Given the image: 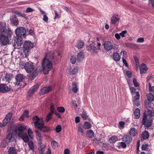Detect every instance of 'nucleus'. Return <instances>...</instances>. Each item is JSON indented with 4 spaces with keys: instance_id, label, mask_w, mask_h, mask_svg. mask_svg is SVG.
Here are the masks:
<instances>
[{
    "instance_id": "15",
    "label": "nucleus",
    "mask_w": 154,
    "mask_h": 154,
    "mask_svg": "<svg viewBox=\"0 0 154 154\" xmlns=\"http://www.w3.org/2000/svg\"><path fill=\"white\" fill-rule=\"evenodd\" d=\"M39 86V85L37 84L35 85L32 87L29 90L28 92V95L30 96L33 95L38 89Z\"/></svg>"
},
{
    "instance_id": "17",
    "label": "nucleus",
    "mask_w": 154,
    "mask_h": 154,
    "mask_svg": "<svg viewBox=\"0 0 154 154\" xmlns=\"http://www.w3.org/2000/svg\"><path fill=\"white\" fill-rule=\"evenodd\" d=\"M103 46L105 49L107 51L112 50L113 48L112 43L109 41H106L104 42Z\"/></svg>"
},
{
    "instance_id": "37",
    "label": "nucleus",
    "mask_w": 154,
    "mask_h": 154,
    "mask_svg": "<svg viewBox=\"0 0 154 154\" xmlns=\"http://www.w3.org/2000/svg\"><path fill=\"white\" fill-rule=\"evenodd\" d=\"M137 134V131L135 128H131L129 131V134L131 136H135Z\"/></svg>"
},
{
    "instance_id": "52",
    "label": "nucleus",
    "mask_w": 154,
    "mask_h": 154,
    "mask_svg": "<svg viewBox=\"0 0 154 154\" xmlns=\"http://www.w3.org/2000/svg\"><path fill=\"white\" fill-rule=\"evenodd\" d=\"M28 133L29 137L31 139H33V132L32 130L30 128H29L28 130Z\"/></svg>"
},
{
    "instance_id": "30",
    "label": "nucleus",
    "mask_w": 154,
    "mask_h": 154,
    "mask_svg": "<svg viewBox=\"0 0 154 154\" xmlns=\"http://www.w3.org/2000/svg\"><path fill=\"white\" fill-rule=\"evenodd\" d=\"M87 136L90 138H92L94 137V134L93 131L91 130H88L86 131Z\"/></svg>"
},
{
    "instance_id": "31",
    "label": "nucleus",
    "mask_w": 154,
    "mask_h": 154,
    "mask_svg": "<svg viewBox=\"0 0 154 154\" xmlns=\"http://www.w3.org/2000/svg\"><path fill=\"white\" fill-rule=\"evenodd\" d=\"M146 98L147 100L149 102H151L154 100V96L153 95L150 93H149L147 94Z\"/></svg>"
},
{
    "instance_id": "11",
    "label": "nucleus",
    "mask_w": 154,
    "mask_h": 154,
    "mask_svg": "<svg viewBox=\"0 0 154 154\" xmlns=\"http://www.w3.org/2000/svg\"><path fill=\"white\" fill-rule=\"evenodd\" d=\"M52 90V87L51 86H48L44 87L40 90V94L43 95L48 93Z\"/></svg>"
},
{
    "instance_id": "57",
    "label": "nucleus",
    "mask_w": 154,
    "mask_h": 154,
    "mask_svg": "<svg viewBox=\"0 0 154 154\" xmlns=\"http://www.w3.org/2000/svg\"><path fill=\"white\" fill-rule=\"evenodd\" d=\"M81 116L82 118L84 120H85L87 119L88 118V116H87V114L85 112H83L81 114Z\"/></svg>"
},
{
    "instance_id": "47",
    "label": "nucleus",
    "mask_w": 154,
    "mask_h": 154,
    "mask_svg": "<svg viewBox=\"0 0 154 154\" xmlns=\"http://www.w3.org/2000/svg\"><path fill=\"white\" fill-rule=\"evenodd\" d=\"M37 70L36 69L31 75L30 77V79L31 80H33L37 76Z\"/></svg>"
},
{
    "instance_id": "45",
    "label": "nucleus",
    "mask_w": 154,
    "mask_h": 154,
    "mask_svg": "<svg viewBox=\"0 0 154 154\" xmlns=\"http://www.w3.org/2000/svg\"><path fill=\"white\" fill-rule=\"evenodd\" d=\"M118 139L117 136H112L110 138V143H115Z\"/></svg>"
},
{
    "instance_id": "26",
    "label": "nucleus",
    "mask_w": 154,
    "mask_h": 154,
    "mask_svg": "<svg viewBox=\"0 0 154 154\" xmlns=\"http://www.w3.org/2000/svg\"><path fill=\"white\" fill-rule=\"evenodd\" d=\"M5 139L7 141H8L9 142L13 141L15 140L14 136L11 134H8L6 137Z\"/></svg>"
},
{
    "instance_id": "46",
    "label": "nucleus",
    "mask_w": 154,
    "mask_h": 154,
    "mask_svg": "<svg viewBox=\"0 0 154 154\" xmlns=\"http://www.w3.org/2000/svg\"><path fill=\"white\" fill-rule=\"evenodd\" d=\"M151 103L150 102H149L148 101H145V106L147 109V110L153 109L151 107Z\"/></svg>"
},
{
    "instance_id": "6",
    "label": "nucleus",
    "mask_w": 154,
    "mask_h": 154,
    "mask_svg": "<svg viewBox=\"0 0 154 154\" xmlns=\"http://www.w3.org/2000/svg\"><path fill=\"white\" fill-rule=\"evenodd\" d=\"M152 120L150 118H147V116L146 115H144L142 122L143 125H144L146 127H149L152 125Z\"/></svg>"
},
{
    "instance_id": "58",
    "label": "nucleus",
    "mask_w": 154,
    "mask_h": 154,
    "mask_svg": "<svg viewBox=\"0 0 154 154\" xmlns=\"http://www.w3.org/2000/svg\"><path fill=\"white\" fill-rule=\"evenodd\" d=\"M140 94L138 92H135V96L134 97V100H137L139 99ZM134 100H133V101Z\"/></svg>"
},
{
    "instance_id": "53",
    "label": "nucleus",
    "mask_w": 154,
    "mask_h": 154,
    "mask_svg": "<svg viewBox=\"0 0 154 154\" xmlns=\"http://www.w3.org/2000/svg\"><path fill=\"white\" fill-rule=\"evenodd\" d=\"M133 58L136 63V67L137 68H138V66L139 64V60L137 57L136 56H133Z\"/></svg>"
},
{
    "instance_id": "40",
    "label": "nucleus",
    "mask_w": 154,
    "mask_h": 154,
    "mask_svg": "<svg viewBox=\"0 0 154 154\" xmlns=\"http://www.w3.org/2000/svg\"><path fill=\"white\" fill-rule=\"evenodd\" d=\"M72 91L74 93H76L78 91V89L77 88V84L76 83H73L72 85Z\"/></svg>"
},
{
    "instance_id": "29",
    "label": "nucleus",
    "mask_w": 154,
    "mask_h": 154,
    "mask_svg": "<svg viewBox=\"0 0 154 154\" xmlns=\"http://www.w3.org/2000/svg\"><path fill=\"white\" fill-rule=\"evenodd\" d=\"M45 146L44 144H40L38 148L39 154H44Z\"/></svg>"
},
{
    "instance_id": "51",
    "label": "nucleus",
    "mask_w": 154,
    "mask_h": 154,
    "mask_svg": "<svg viewBox=\"0 0 154 154\" xmlns=\"http://www.w3.org/2000/svg\"><path fill=\"white\" fill-rule=\"evenodd\" d=\"M50 110L52 113H55L56 112L54 107V105L53 103H51L50 105Z\"/></svg>"
},
{
    "instance_id": "20",
    "label": "nucleus",
    "mask_w": 154,
    "mask_h": 154,
    "mask_svg": "<svg viewBox=\"0 0 154 154\" xmlns=\"http://www.w3.org/2000/svg\"><path fill=\"white\" fill-rule=\"evenodd\" d=\"M18 137L21 138L25 143H28L29 141V138L27 134L26 133H24L23 134H20V136Z\"/></svg>"
},
{
    "instance_id": "3",
    "label": "nucleus",
    "mask_w": 154,
    "mask_h": 154,
    "mask_svg": "<svg viewBox=\"0 0 154 154\" xmlns=\"http://www.w3.org/2000/svg\"><path fill=\"white\" fill-rule=\"evenodd\" d=\"M33 119L34 127L36 129L39 130L44 125V121L42 118H39L37 116H35Z\"/></svg>"
},
{
    "instance_id": "2",
    "label": "nucleus",
    "mask_w": 154,
    "mask_h": 154,
    "mask_svg": "<svg viewBox=\"0 0 154 154\" xmlns=\"http://www.w3.org/2000/svg\"><path fill=\"white\" fill-rule=\"evenodd\" d=\"M33 46V44L31 42L25 41L24 42L23 47L21 48L20 51L21 55L23 57L25 55V57H28L30 53V49Z\"/></svg>"
},
{
    "instance_id": "49",
    "label": "nucleus",
    "mask_w": 154,
    "mask_h": 154,
    "mask_svg": "<svg viewBox=\"0 0 154 154\" xmlns=\"http://www.w3.org/2000/svg\"><path fill=\"white\" fill-rule=\"evenodd\" d=\"M28 146L30 149L33 150L34 148L33 142L31 140L28 142Z\"/></svg>"
},
{
    "instance_id": "43",
    "label": "nucleus",
    "mask_w": 154,
    "mask_h": 154,
    "mask_svg": "<svg viewBox=\"0 0 154 154\" xmlns=\"http://www.w3.org/2000/svg\"><path fill=\"white\" fill-rule=\"evenodd\" d=\"M83 126L85 129H88L91 128V125L89 122H85L83 124Z\"/></svg>"
},
{
    "instance_id": "63",
    "label": "nucleus",
    "mask_w": 154,
    "mask_h": 154,
    "mask_svg": "<svg viewBox=\"0 0 154 154\" xmlns=\"http://www.w3.org/2000/svg\"><path fill=\"white\" fill-rule=\"evenodd\" d=\"M127 32L126 30H124L122 31L121 32L119 33L120 36H121L122 37H124L125 36V35Z\"/></svg>"
},
{
    "instance_id": "25",
    "label": "nucleus",
    "mask_w": 154,
    "mask_h": 154,
    "mask_svg": "<svg viewBox=\"0 0 154 154\" xmlns=\"http://www.w3.org/2000/svg\"><path fill=\"white\" fill-rule=\"evenodd\" d=\"M36 136L38 142L39 144H42V137L41 134L38 131H36Z\"/></svg>"
},
{
    "instance_id": "61",
    "label": "nucleus",
    "mask_w": 154,
    "mask_h": 154,
    "mask_svg": "<svg viewBox=\"0 0 154 154\" xmlns=\"http://www.w3.org/2000/svg\"><path fill=\"white\" fill-rule=\"evenodd\" d=\"M148 144H143L142 146V149L143 150H146L148 149Z\"/></svg>"
},
{
    "instance_id": "59",
    "label": "nucleus",
    "mask_w": 154,
    "mask_h": 154,
    "mask_svg": "<svg viewBox=\"0 0 154 154\" xmlns=\"http://www.w3.org/2000/svg\"><path fill=\"white\" fill-rule=\"evenodd\" d=\"M62 129L60 125H57L55 128L56 131L57 133L60 132Z\"/></svg>"
},
{
    "instance_id": "22",
    "label": "nucleus",
    "mask_w": 154,
    "mask_h": 154,
    "mask_svg": "<svg viewBox=\"0 0 154 154\" xmlns=\"http://www.w3.org/2000/svg\"><path fill=\"white\" fill-rule=\"evenodd\" d=\"M11 22L14 26H17L19 23V20L17 17L14 15L13 17L10 19Z\"/></svg>"
},
{
    "instance_id": "4",
    "label": "nucleus",
    "mask_w": 154,
    "mask_h": 154,
    "mask_svg": "<svg viewBox=\"0 0 154 154\" xmlns=\"http://www.w3.org/2000/svg\"><path fill=\"white\" fill-rule=\"evenodd\" d=\"M6 25L4 22H0V32L2 34H5L8 38L10 37L12 33L11 30L6 29Z\"/></svg>"
},
{
    "instance_id": "32",
    "label": "nucleus",
    "mask_w": 154,
    "mask_h": 154,
    "mask_svg": "<svg viewBox=\"0 0 154 154\" xmlns=\"http://www.w3.org/2000/svg\"><path fill=\"white\" fill-rule=\"evenodd\" d=\"M12 12L15 14H16L17 15H18L25 18H26V14L22 13L18 11L14 10L12 11Z\"/></svg>"
},
{
    "instance_id": "9",
    "label": "nucleus",
    "mask_w": 154,
    "mask_h": 154,
    "mask_svg": "<svg viewBox=\"0 0 154 154\" xmlns=\"http://www.w3.org/2000/svg\"><path fill=\"white\" fill-rule=\"evenodd\" d=\"M9 40L8 37L5 35L1 34L0 35V44L5 45L9 42Z\"/></svg>"
},
{
    "instance_id": "34",
    "label": "nucleus",
    "mask_w": 154,
    "mask_h": 154,
    "mask_svg": "<svg viewBox=\"0 0 154 154\" xmlns=\"http://www.w3.org/2000/svg\"><path fill=\"white\" fill-rule=\"evenodd\" d=\"M85 43L84 42L81 41H79L76 45V47L79 49L82 48L84 46Z\"/></svg>"
},
{
    "instance_id": "42",
    "label": "nucleus",
    "mask_w": 154,
    "mask_h": 154,
    "mask_svg": "<svg viewBox=\"0 0 154 154\" xmlns=\"http://www.w3.org/2000/svg\"><path fill=\"white\" fill-rule=\"evenodd\" d=\"M8 145V142L5 139L2 141L0 146L2 148H5Z\"/></svg>"
},
{
    "instance_id": "24",
    "label": "nucleus",
    "mask_w": 154,
    "mask_h": 154,
    "mask_svg": "<svg viewBox=\"0 0 154 154\" xmlns=\"http://www.w3.org/2000/svg\"><path fill=\"white\" fill-rule=\"evenodd\" d=\"M144 115L149 117H152L154 116V109H153L146 110Z\"/></svg>"
},
{
    "instance_id": "16",
    "label": "nucleus",
    "mask_w": 154,
    "mask_h": 154,
    "mask_svg": "<svg viewBox=\"0 0 154 154\" xmlns=\"http://www.w3.org/2000/svg\"><path fill=\"white\" fill-rule=\"evenodd\" d=\"M39 86V85L37 84L35 85L32 87L29 90L28 92V95L30 96L33 95L38 89Z\"/></svg>"
},
{
    "instance_id": "48",
    "label": "nucleus",
    "mask_w": 154,
    "mask_h": 154,
    "mask_svg": "<svg viewBox=\"0 0 154 154\" xmlns=\"http://www.w3.org/2000/svg\"><path fill=\"white\" fill-rule=\"evenodd\" d=\"M52 147L54 149H56L58 147V143L56 141L54 140L51 143Z\"/></svg>"
},
{
    "instance_id": "19",
    "label": "nucleus",
    "mask_w": 154,
    "mask_h": 154,
    "mask_svg": "<svg viewBox=\"0 0 154 154\" xmlns=\"http://www.w3.org/2000/svg\"><path fill=\"white\" fill-rule=\"evenodd\" d=\"M119 20V18L118 15H113L110 18V23L111 24L114 25L116 24Z\"/></svg>"
},
{
    "instance_id": "56",
    "label": "nucleus",
    "mask_w": 154,
    "mask_h": 154,
    "mask_svg": "<svg viewBox=\"0 0 154 154\" xmlns=\"http://www.w3.org/2000/svg\"><path fill=\"white\" fill-rule=\"evenodd\" d=\"M57 110L59 112H63L65 111V109L63 107L60 106L57 107Z\"/></svg>"
},
{
    "instance_id": "1",
    "label": "nucleus",
    "mask_w": 154,
    "mask_h": 154,
    "mask_svg": "<svg viewBox=\"0 0 154 154\" xmlns=\"http://www.w3.org/2000/svg\"><path fill=\"white\" fill-rule=\"evenodd\" d=\"M54 55L52 52L47 54L44 57L42 63V70L45 74H47L53 67L52 60L54 59Z\"/></svg>"
},
{
    "instance_id": "50",
    "label": "nucleus",
    "mask_w": 154,
    "mask_h": 154,
    "mask_svg": "<svg viewBox=\"0 0 154 154\" xmlns=\"http://www.w3.org/2000/svg\"><path fill=\"white\" fill-rule=\"evenodd\" d=\"M52 113L51 112H49L48 113V115L47 116L45 119V121L46 122H48L49 120H51V118Z\"/></svg>"
},
{
    "instance_id": "12",
    "label": "nucleus",
    "mask_w": 154,
    "mask_h": 154,
    "mask_svg": "<svg viewBox=\"0 0 154 154\" xmlns=\"http://www.w3.org/2000/svg\"><path fill=\"white\" fill-rule=\"evenodd\" d=\"M26 129V127L25 125H21L18 127L17 131V133L18 136H20V134H24V131Z\"/></svg>"
},
{
    "instance_id": "28",
    "label": "nucleus",
    "mask_w": 154,
    "mask_h": 154,
    "mask_svg": "<svg viewBox=\"0 0 154 154\" xmlns=\"http://www.w3.org/2000/svg\"><path fill=\"white\" fill-rule=\"evenodd\" d=\"M84 55L82 52H80L78 54L77 60L79 61L82 60L84 58Z\"/></svg>"
},
{
    "instance_id": "33",
    "label": "nucleus",
    "mask_w": 154,
    "mask_h": 154,
    "mask_svg": "<svg viewBox=\"0 0 154 154\" xmlns=\"http://www.w3.org/2000/svg\"><path fill=\"white\" fill-rule=\"evenodd\" d=\"M113 58L114 60L116 61H119L121 59V56L119 54L115 52L113 55Z\"/></svg>"
},
{
    "instance_id": "54",
    "label": "nucleus",
    "mask_w": 154,
    "mask_h": 154,
    "mask_svg": "<svg viewBox=\"0 0 154 154\" xmlns=\"http://www.w3.org/2000/svg\"><path fill=\"white\" fill-rule=\"evenodd\" d=\"M126 147V144L125 142H122L120 143L118 146V147L119 148H125Z\"/></svg>"
},
{
    "instance_id": "18",
    "label": "nucleus",
    "mask_w": 154,
    "mask_h": 154,
    "mask_svg": "<svg viewBox=\"0 0 154 154\" xmlns=\"http://www.w3.org/2000/svg\"><path fill=\"white\" fill-rule=\"evenodd\" d=\"M11 88H8L6 85L1 84L0 85V92L5 93L11 91Z\"/></svg>"
},
{
    "instance_id": "23",
    "label": "nucleus",
    "mask_w": 154,
    "mask_h": 154,
    "mask_svg": "<svg viewBox=\"0 0 154 154\" xmlns=\"http://www.w3.org/2000/svg\"><path fill=\"white\" fill-rule=\"evenodd\" d=\"M148 69V68L146 65L144 63L141 64V66L140 68V74L145 73Z\"/></svg>"
},
{
    "instance_id": "14",
    "label": "nucleus",
    "mask_w": 154,
    "mask_h": 154,
    "mask_svg": "<svg viewBox=\"0 0 154 154\" xmlns=\"http://www.w3.org/2000/svg\"><path fill=\"white\" fill-rule=\"evenodd\" d=\"M39 86V85L37 84L35 85L32 87L29 90L28 92V95L30 96L33 95L38 89Z\"/></svg>"
},
{
    "instance_id": "35",
    "label": "nucleus",
    "mask_w": 154,
    "mask_h": 154,
    "mask_svg": "<svg viewBox=\"0 0 154 154\" xmlns=\"http://www.w3.org/2000/svg\"><path fill=\"white\" fill-rule=\"evenodd\" d=\"M135 117L136 119H138L140 116V111L139 109H136L134 112Z\"/></svg>"
},
{
    "instance_id": "39",
    "label": "nucleus",
    "mask_w": 154,
    "mask_h": 154,
    "mask_svg": "<svg viewBox=\"0 0 154 154\" xmlns=\"http://www.w3.org/2000/svg\"><path fill=\"white\" fill-rule=\"evenodd\" d=\"M16 149L14 147L10 148L8 150V154H16Z\"/></svg>"
},
{
    "instance_id": "60",
    "label": "nucleus",
    "mask_w": 154,
    "mask_h": 154,
    "mask_svg": "<svg viewBox=\"0 0 154 154\" xmlns=\"http://www.w3.org/2000/svg\"><path fill=\"white\" fill-rule=\"evenodd\" d=\"M12 116V114L11 113H9L6 116L5 118L10 122Z\"/></svg>"
},
{
    "instance_id": "38",
    "label": "nucleus",
    "mask_w": 154,
    "mask_h": 154,
    "mask_svg": "<svg viewBox=\"0 0 154 154\" xmlns=\"http://www.w3.org/2000/svg\"><path fill=\"white\" fill-rule=\"evenodd\" d=\"M96 49V47L94 46V43H93L87 47V50L89 51H94Z\"/></svg>"
},
{
    "instance_id": "7",
    "label": "nucleus",
    "mask_w": 154,
    "mask_h": 154,
    "mask_svg": "<svg viewBox=\"0 0 154 154\" xmlns=\"http://www.w3.org/2000/svg\"><path fill=\"white\" fill-rule=\"evenodd\" d=\"M22 38L20 37H14L12 41V43L13 44L15 48L20 46L23 44V41L22 40Z\"/></svg>"
},
{
    "instance_id": "27",
    "label": "nucleus",
    "mask_w": 154,
    "mask_h": 154,
    "mask_svg": "<svg viewBox=\"0 0 154 154\" xmlns=\"http://www.w3.org/2000/svg\"><path fill=\"white\" fill-rule=\"evenodd\" d=\"M11 75L9 74H6L2 78V80L5 82L8 83L11 79Z\"/></svg>"
},
{
    "instance_id": "36",
    "label": "nucleus",
    "mask_w": 154,
    "mask_h": 154,
    "mask_svg": "<svg viewBox=\"0 0 154 154\" xmlns=\"http://www.w3.org/2000/svg\"><path fill=\"white\" fill-rule=\"evenodd\" d=\"M149 134L148 132L145 131L142 132V138L144 139H146L149 138Z\"/></svg>"
},
{
    "instance_id": "21",
    "label": "nucleus",
    "mask_w": 154,
    "mask_h": 154,
    "mask_svg": "<svg viewBox=\"0 0 154 154\" xmlns=\"http://www.w3.org/2000/svg\"><path fill=\"white\" fill-rule=\"evenodd\" d=\"M122 140L127 143L131 142L132 138L131 137L128 135H125L122 138Z\"/></svg>"
},
{
    "instance_id": "10",
    "label": "nucleus",
    "mask_w": 154,
    "mask_h": 154,
    "mask_svg": "<svg viewBox=\"0 0 154 154\" xmlns=\"http://www.w3.org/2000/svg\"><path fill=\"white\" fill-rule=\"evenodd\" d=\"M25 77L23 74H17L15 76V79L16 82L15 85L18 86L20 85V83L23 82Z\"/></svg>"
},
{
    "instance_id": "64",
    "label": "nucleus",
    "mask_w": 154,
    "mask_h": 154,
    "mask_svg": "<svg viewBox=\"0 0 154 154\" xmlns=\"http://www.w3.org/2000/svg\"><path fill=\"white\" fill-rule=\"evenodd\" d=\"M133 82L135 87H137L139 86V84L137 82V80L135 79H133Z\"/></svg>"
},
{
    "instance_id": "44",
    "label": "nucleus",
    "mask_w": 154,
    "mask_h": 154,
    "mask_svg": "<svg viewBox=\"0 0 154 154\" xmlns=\"http://www.w3.org/2000/svg\"><path fill=\"white\" fill-rule=\"evenodd\" d=\"M69 70H70L69 71V73L70 74L72 75H75L77 72L78 69L77 67H75L73 69H72V71L70 70L69 69Z\"/></svg>"
},
{
    "instance_id": "13",
    "label": "nucleus",
    "mask_w": 154,
    "mask_h": 154,
    "mask_svg": "<svg viewBox=\"0 0 154 154\" xmlns=\"http://www.w3.org/2000/svg\"><path fill=\"white\" fill-rule=\"evenodd\" d=\"M39 86V85L37 84L35 85L32 87L29 90L28 92V95L30 96L33 95L38 89Z\"/></svg>"
},
{
    "instance_id": "62",
    "label": "nucleus",
    "mask_w": 154,
    "mask_h": 154,
    "mask_svg": "<svg viewBox=\"0 0 154 154\" xmlns=\"http://www.w3.org/2000/svg\"><path fill=\"white\" fill-rule=\"evenodd\" d=\"M9 122V121L5 118L3 120L2 126H5Z\"/></svg>"
},
{
    "instance_id": "41",
    "label": "nucleus",
    "mask_w": 154,
    "mask_h": 154,
    "mask_svg": "<svg viewBox=\"0 0 154 154\" xmlns=\"http://www.w3.org/2000/svg\"><path fill=\"white\" fill-rule=\"evenodd\" d=\"M39 130L44 132H48L50 131V129L48 127L45 126L44 125Z\"/></svg>"
},
{
    "instance_id": "55",
    "label": "nucleus",
    "mask_w": 154,
    "mask_h": 154,
    "mask_svg": "<svg viewBox=\"0 0 154 154\" xmlns=\"http://www.w3.org/2000/svg\"><path fill=\"white\" fill-rule=\"evenodd\" d=\"M70 60L72 64H74L75 63L76 61V59L75 57L73 56H72Z\"/></svg>"
},
{
    "instance_id": "5",
    "label": "nucleus",
    "mask_w": 154,
    "mask_h": 154,
    "mask_svg": "<svg viewBox=\"0 0 154 154\" xmlns=\"http://www.w3.org/2000/svg\"><path fill=\"white\" fill-rule=\"evenodd\" d=\"M15 33L17 36L18 37L25 38L26 34V29L22 27H19L17 28L15 30Z\"/></svg>"
},
{
    "instance_id": "8",
    "label": "nucleus",
    "mask_w": 154,
    "mask_h": 154,
    "mask_svg": "<svg viewBox=\"0 0 154 154\" xmlns=\"http://www.w3.org/2000/svg\"><path fill=\"white\" fill-rule=\"evenodd\" d=\"M24 68L27 72L29 73L33 71L34 69V66L32 62H27L25 63Z\"/></svg>"
}]
</instances>
